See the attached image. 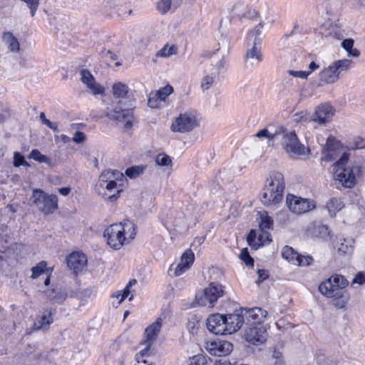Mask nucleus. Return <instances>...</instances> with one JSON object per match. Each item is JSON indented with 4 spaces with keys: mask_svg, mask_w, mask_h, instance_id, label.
I'll return each mask as SVG.
<instances>
[{
    "mask_svg": "<svg viewBox=\"0 0 365 365\" xmlns=\"http://www.w3.org/2000/svg\"><path fill=\"white\" fill-rule=\"evenodd\" d=\"M282 256L289 262L298 266H308L313 262L312 257L299 255L292 247L287 245L283 247Z\"/></svg>",
    "mask_w": 365,
    "mask_h": 365,
    "instance_id": "obj_16",
    "label": "nucleus"
},
{
    "mask_svg": "<svg viewBox=\"0 0 365 365\" xmlns=\"http://www.w3.org/2000/svg\"><path fill=\"white\" fill-rule=\"evenodd\" d=\"M35 351V346L31 344H28L27 347L25 350V354L29 356L31 354Z\"/></svg>",
    "mask_w": 365,
    "mask_h": 365,
    "instance_id": "obj_61",
    "label": "nucleus"
},
{
    "mask_svg": "<svg viewBox=\"0 0 365 365\" xmlns=\"http://www.w3.org/2000/svg\"><path fill=\"white\" fill-rule=\"evenodd\" d=\"M214 365H233V364L226 359H220L216 360Z\"/></svg>",
    "mask_w": 365,
    "mask_h": 365,
    "instance_id": "obj_59",
    "label": "nucleus"
},
{
    "mask_svg": "<svg viewBox=\"0 0 365 365\" xmlns=\"http://www.w3.org/2000/svg\"><path fill=\"white\" fill-rule=\"evenodd\" d=\"M31 202L46 215L51 214L58 209V197L56 195H48L42 190H33Z\"/></svg>",
    "mask_w": 365,
    "mask_h": 365,
    "instance_id": "obj_8",
    "label": "nucleus"
},
{
    "mask_svg": "<svg viewBox=\"0 0 365 365\" xmlns=\"http://www.w3.org/2000/svg\"><path fill=\"white\" fill-rule=\"evenodd\" d=\"M100 53L102 58L106 59H110L111 61H115L118 59V56L116 53L109 49H106V48H103Z\"/></svg>",
    "mask_w": 365,
    "mask_h": 365,
    "instance_id": "obj_49",
    "label": "nucleus"
},
{
    "mask_svg": "<svg viewBox=\"0 0 365 365\" xmlns=\"http://www.w3.org/2000/svg\"><path fill=\"white\" fill-rule=\"evenodd\" d=\"M149 347L147 346L145 347L144 349L141 350L140 352H138L137 354H136V359L138 362H143V363H147V361L146 360H144L143 359V357H145V356L148 355V352H149Z\"/></svg>",
    "mask_w": 365,
    "mask_h": 365,
    "instance_id": "obj_52",
    "label": "nucleus"
},
{
    "mask_svg": "<svg viewBox=\"0 0 365 365\" xmlns=\"http://www.w3.org/2000/svg\"><path fill=\"white\" fill-rule=\"evenodd\" d=\"M225 294L224 287L217 282H211L203 292L196 295L197 304L202 307H213L217 300Z\"/></svg>",
    "mask_w": 365,
    "mask_h": 365,
    "instance_id": "obj_7",
    "label": "nucleus"
},
{
    "mask_svg": "<svg viewBox=\"0 0 365 365\" xmlns=\"http://www.w3.org/2000/svg\"><path fill=\"white\" fill-rule=\"evenodd\" d=\"M205 349L211 355L225 356L232 352L233 345L227 341L216 340L206 342Z\"/></svg>",
    "mask_w": 365,
    "mask_h": 365,
    "instance_id": "obj_15",
    "label": "nucleus"
},
{
    "mask_svg": "<svg viewBox=\"0 0 365 365\" xmlns=\"http://www.w3.org/2000/svg\"><path fill=\"white\" fill-rule=\"evenodd\" d=\"M58 192L62 195L66 196V195H68L70 193L71 189H70V187H61V188H59Z\"/></svg>",
    "mask_w": 365,
    "mask_h": 365,
    "instance_id": "obj_62",
    "label": "nucleus"
},
{
    "mask_svg": "<svg viewBox=\"0 0 365 365\" xmlns=\"http://www.w3.org/2000/svg\"><path fill=\"white\" fill-rule=\"evenodd\" d=\"M354 5L357 9L365 7V0H354Z\"/></svg>",
    "mask_w": 365,
    "mask_h": 365,
    "instance_id": "obj_60",
    "label": "nucleus"
},
{
    "mask_svg": "<svg viewBox=\"0 0 365 365\" xmlns=\"http://www.w3.org/2000/svg\"><path fill=\"white\" fill-rule=\"evenodd\" d=\"M283 133V127H278L274 132L272 133L268 129L264 128L259 130L256 133V136L257 138H266L269 140H274L275 139H279L281 133Z\"/></svg>",
    "mask_w": 365,
    "mask_h": 365,
    "instance_id": "obj_31",
    "label": "nucleus"
},
{
    "mask_svg": "<svg viewBox=\"0 0 365 365\" xmlns=\"http://www.w3.org/2000/svg\"><path fill=\"white\" fill-rule=\"evenodd\" d=\"M197 126L196 115L192 112L180 113L171 125L173 132L187 133Z\"/></svg>",
    "mask_w": 365,
    "mask_h": 365,
    "instance_id": "obj_11",
    "label": "nucleus"
},
{
    "mask_svg": "<svg viewBox=\"0 0 365 365\" xmlns=\"http://www.w3.org/2000/svg\"><path fill=\"white\" fill-rule=\"evenodd\" d=\"M348 284V280L343 275L335 274L319 284V291L331 299V304L336 309H344L350 299L349 292L344 290Z\"/></svg>",
    "mask_w": 365,
    "mask_h": 365,
    "instance_id": "obj_1",
    "label": "nucleus"
},
{
    "mask_svg": "<svg viewBox=\"0 0 365 365\" xmlns=\"http://www.w3.org/2000/svg\"><path fill=\"white\" fill-rule=\"evenodd\" d=\"M225 319L227 327L228 334H233L241 329L245 323V319L241 309L236 310L235 313L225 314Z\"/></svg>",
    "mask_w": 365,
    "mask_h": 365,
    "instance_id": "obj_20",
    "label": "nucleus"
},
{
    "mask_svg": "<svg viewBox=\"0 0 365 365\" xmlns=\"http://www.w3.org/2000/svg\"><path fill=\"white\" fill-rule=\"evenodd\" d=\"M268 337L267 329L262 325H255L245 329L244 338L247 342L254 346L264 344Z\"/></svg>",
    "mask_w": 365,
    "mask_h": 365,
    "instance_id": "obj_13",
    "label": "nucleus"
},
{
    "mask_svg": "<svg viewBox=\"0 0 365 365\" xmlns=\"http://www.w3.org/2000/svg\"><path fill=\"white\" fill-rule=\"evenodd\" d=\"M2 41L4 43L8 46H19V43L16 36L13 33L9 31L3 33Z\"/></svg>",
    "mask_w": 365,
    "mask_h": 365,
    "instance_id": "obj_40",
    "label": "nucleus"
},
{
    "mask_svg": "<svg viewBox=\"0 0 365 365\" xmlns=\"http://www.w3.org/2000/svg\"><path fill=\"white\" fill-rule=\"evenodd\" d=\"M29 158L34 159V160L38 163H43L47 165H51V160L46 155H43L38 149H34L31 150L30 154L29 155Z\"/></svg>",
    "mask_w": 365,
    "mask_h": 365,
    "instance_id": "obj_36",
    "label": "nucleus"
},
{
    "mask_svg": "<svg viewBox=\"0 0 365 365\" xmlns=\"http://www.w3.org/2000/svg\"><path fill=\"white\" fill-rule=\"evenodd\" d=\"M307 231L312 237L320 238L324 240H328L330 236L329 227L318 222L312 223L308 227Z\"/></svg>",
    "mask_w": 365,
    "mask_h": 365,
    "instance_id": "obj_23",
    "label": "nucleus"
},
{
    "mask_svg": "<svg viewBox=\"0 0 365 365\" xmlns=\"http://www.w3.org/2000/svg\"><path fill=\"white\" fill-rule=\"evenodd\" d=\"M224 65L225 60L222 58L215 65L212 63L207 66L200 82V87L203 91H207L212 87L215 81L218 79Z\"/></svg>",
    "mask_w": 365,
    "mask_h": 365,
    "instance_id": "obj_12",
    "label": "nucleus"
},
{
    "mask_svg": "<svg viewBox=\"0 0 365 365\" xmlns=\"http://www.w3.org/2000/svg\"><path fill=\"white\" fill-rule=\"evenodd\" d=\"M226 29H227L226 25H225L222 22H221L220 26V29H219L220 32L221 33V39H220V42L219 43H222V44L228 43L229 44L231 43L230 41H228Z\"/></svg>",
    "mask_w": 365,
    "mask_h": 365,
    "instance_id": "obj_48",
    "label": "nucleus"
},
{
    "mask_svg": "<svg viewBox=\"0 0 365 365\" xmlns=\"http://www.w3.org/2000/svg\"><path fill=\"white\" fill-rule=\"evenodd\" d=\"M240 258L243 261L247 266H254V259L250 255L247 248H243L240 252Z\"/></svg>",
    "mask_w": 365,
    "mask_h": 365,
    "instance_id": "obj_44",
    "label": "nucleus"
},
{
    "mask_svg": "<svg viewBox=\"0 0 365 365\" xmlns=\"http://www.w3.org/2000/svg\"><path fill=\"white\" fill-rule=\"evenodd\" d=\"M46 295L53 303L61 304L67 297V293L61 287H56L46 292Z\"/></svg>",
    "mask_w": 365,
    "mask_h": 365,
    "instance_id": "obj_27",
    "label": "nucleus"
},
{
    "mask_svg": "<svg viewBox=\"0 0 365 365\" xmlns=\"http://www.w3.org/2000/svg\"><path fill=\"white\" fill-rule=\"evenodd\" d=\"M145 168L143 166H132L125 170V175L130 178H135L143 174Z\"/></svg>",
    "mask_w": 365,
    "mask_h": 365,
    "instance_id": "obj_39",
    "label": "nucleus"
},
{
    "mask_svg": "<svg viewBox=\"0 0 365 365\" xmlns=\"http://www.w3.org/2000/svg\"><path fill=\"white\" fill-rule=\"evenodd\" d=\"M130 288L128 287H125L122 293H118L115 297L117 298L120 297V302H123L124 299H125L127 297H128L130 294Z\"/></svg>",
    "mask_w": 365,
    "mask_h": 365,
    "instance_id": "obj_57",
    "label": "nucleus"
},
{
    "mask_svg": "<svg viewBox=\"0 0 365 365\" xmlns=\"http://www.w3.org/2000/svg\"><path fill=\"white\" fill-rule=\"evenodd\" d=\"M194 260L195 255L190 250L185 251L181 257V262L187 266L189 268L193 264Z\"/></svg>",
    "mask_w": 365,
    "mask_h": 365,
    "instance_id": "obj_43",
    "label": "nucleus"
},
{
    "mask_svg": "<svg viewBox=\"0 0 365 365\" xmlns=\"http://www.w3.org/2000/svg\"><path fill=\"white\" fill-rule=\"evenodd\" d=\"M161 101L158 96H155V93H151L148 99V105L151 108H157L159 107Z\"/></svg>",
    "mask_w": 365,
    "mask_h": 365,
    "instance_id": "obj_47",
    "label": "nucleus"
},
{
    "mask_svg": "<svg viewBox=\"0 0 365 365\" xmlns=\"http://www.w3.org/2000/svg\"><path fill=\"white\" fill-rule=\"evenodd\" d=\"M241 313L243 314L245 323L255 325H262L264 319L267 317V312L260 307L252 309L241 308Z\"/></svg>",
    "mask_w": 365,
    "mask_h": 365,
    "instance_id": "obj_17",
    "label": "nucleus"
},
{
    "mask_svg": "<svg viewBox=\"0 0 365 365\" xmlns=\"http://www.w3.org/2000/svg\"><path fill=\"white\" fill-rule=\"evenodd\" d=\"M286 201L289 210L297 215L308 212L316 207L314 200L291 194L287 195Z\"/></svg>",
    "mask_w": 365,
    "mask_h": 365,
    "instance_id": "obj_10",
    "label": "nucleus"
},
{
    "mask_svg": "<svg viewBox=\"0 0 365 365\" xmlns=\"http://www.w3.org/2000/svg\"><path fill=\"white\" fill-rule=\"evenodd\" d=\"M334 141V139L331 138H328L327 140L326 146L323 148V157L322 158V160L324 162H330L334 159V150L331 146V143Z\"/></svg>",
    "mask_w": 365,
    "mask_h": 365,
    "instance_id": "obj_33",
    "label": "nucleus"
},
{
    "mask_svg": "<svg viewBox=\"0 0 365 365\" xmlns=\"http://www.w3.org/2000/svg\"><path fill=\"white\" fill-rule=\"evenodd\" d=\"M72 140L76 143H81L86 140V135L81 131H76Z\"/></svg>",
    "mask_w": 365,
    "mask_h": 365,
    "instance_id": "obj_51",
    "label": "nucleus"
},
{
    "mask_svg": "<svg viewBox=\"0 0 365 365\" xmlns=\"http://www.w3.org/2000/svg\"><path fill=\"white\" fill-rule=\"evenodd\" d=\"M38 4H33L31 6H29L30 11H31V16H34L35 15V13L38 9Z\"/></svg>",
    "mask_w": 365,
    "mask_h": 365,
    "instance_id": "obj_63",
    "label": "nucleus"
},
{
    "mask_svg": "<svg viewBox=\"0 0 365 365\" xmlns=\"http://www.w3.org/2000/svg\"><path fill=\"white\" fill-rule=\"evenodd\" d=\"M68 267L73 271L75 274L81 272L87 264L86 256L79 252H73L67 257Z\"/></svg>",
    "mask_w": 365,
    "mask_h": 365,
    "instance_id": "obj_19",
    "label": "nucleus"
},
{
    "mask_svg": "<svg viewBox=\"0 0 365 365\" xmlns=\"http://www.w3.org/2000/svg\"><path fill=\"white\" fill-rule=\"evenodd\" d=\"M262 58L260 47H252L246 52V60L250 61L252 65L258 64L262 61Z\"/></svg>",
    "mask_w": 365,
    "mask_h": 365,
    "instance_id": "obj_30",
    "label": "nucleus"
},
{
    "mask_svg": "<svg viewBox=\"0 0 365 365\" xmlns=\"http://www.w3.org/2000/svg\"><path fill=\"white\" fill-rule=\"evenodd\" d=\"M132 230L129 237L133 240L136 235L135 225L129 220L123 223L113 224L107 227L103 232V237L107 244L114 250H119L123 245L126 238L125 237V229Z\"/></svg>",
    "mask_w": 365,
    "mask_h": 365,
    "instance_id": "obj_4",
    "label": "nucleus"
},
{
    "mask_svg": "<svg viewBox=\"0 0 365 365\" xmlns=\"http://www.w3.org/2000/svg\"><path fill=\"white\" fill-rule=\"evenodd\" d=\"M47 263L45 261H41L36 266L31 268V276L32 279L38 278L41 274L45 272L46 269Z\"/></svg>",
    "mask_w": 365,
    "mask_h": 365,
    "instance_id": "obj_37",
    "label": "nucleus"
},
{
    "mask_svg": "<svg viewBox=\"0 0 365 365\" xmlns=\"http://www.w3.org/2000/svg\"><path fill=\"white\" fill-rule=\"evenodd\" d=\"M53 322L52 312L51 310H46L41 316L37 317L34 321V327L35 329H46Z\"/></svg>",
    "mask_w": 365,
    "mask_h": 365,
    "instance_id": "obj_26",
    "label": "nucleus"
},
{
    "mask_svg": "<svg viewBox=\"0 0 365 365\" xmlns=\"http://www.w3.org/2000/svg\"><path fill=\"white\" fill-rule=\"evenodd\" d=\"M348 53L349 55L358 57L360 55V52L358 49L354 47H343Z\"/></svg>",
    "mask_w": 365,
    "mask_h": 365,
    "instance_id": "obj_58",
    "label": "nucleus"
},
{
    "mask_svg": "<svg viewBox=\"0 0 365 365\" xmlns=\"http://www.w3.org/2000/svg\"><path fill=\"white\" fill-rule=\"evenodd\" d=\"M247 17L255 19L260 17V21L252 29L250 30L247 36V43L248 46H258L262 43L264 35L262 32L264 27L271 28L277 21V16L274 10L269 7L265 6L262 9L261 14L255 10H249L246 14Z\"/></svg>",
    "mask_w": 365,
    "mask_h": 365,
    "instance_id": "obj_2",
    "label": "nucleus"
},
{
    "mask_svg": "<svg viewBox=\"0 0 365 365\" xmlns=\"http://www.w3.org/2000/svg\"><path fill=\"white\" fill-rule=\"evenodd\" d=\"M107 116L113 120L125 121L124 127L130 129L133 126V114L132 109H123L120 106H115L107 113Z\"/></svg>",
    "mask_w": 365,
    "mask_h": 365,
    "instance_id": "obj_18",
    "label": "nucleus"
},
{
    "mask_svg": "<svg viewBox=\"0 0 365 365\" xmlns=\"http://www.w3.org/2000/svg\"><path fill=\"white\" fill-rule=\"evenodd\" d=\"M155 163L160 166H171L172 159L165 153H160L155 158Z\"/></svg>",
    "mask_w": 365,
    "mask_h": 365,
    "instance_id": "obj_42",
    "label": "nucleus"
},
{
    "mask_svg": "<svg viewBox=\"0 0 365 365\" xmlns=\"http://www.w3.org/2000/svg\"><path fill=\"white\" fill-rule=\"evenodd\" d=\"M353 283H357L359 284H363L365 283V273L359 272L355 276Z\"/></svg>",
    "mask_w": 365,
    "mask_h": 365,
    "instance_id": "obj_55",
    "label": "nucleus"
},
{
    "mask_svg": "<svg viewBox=\"0 0 365 365\" xmlns=\"http://www.w3.org/2000/svg\"><path fill=\"white\" fill-rule=\"evenodd\" d=\"M163 325V319L158 318L155 322L148 326L145 331L148 341H153L158 336Z\"/></svg>",
    "mask_w": 365,
    "mask_h": 365,
    "instance_id": "obj_25",
    "label": "nucleus"
},
{
    "mask_svg": "<svg viewBox=\"0 0 365 365\" xmlns=\"http://www.w3.org/2000/svg\"><path fill=\"white\" fill-rule=\"evenodd\" d=\"M106 188L110 192H111L114 189L116 190V192L113 194H106L108 195V200L110 202L116 200L119 197L120 193L123 191L121 188H118V184L115 180H110L108 182H107Z\"/></svg>",
    "mask_w": 365,
    "mask_h": 365,
    "instance_id": "obj_35",
    "label": "nucleus"
},
{
    "mask_svg": "<svg viewBox=\"0 0 365 365\" xmlns=\"http://www.w3.org/2000/svg\"><path fill=\"white\" fill-rule=\"evenodd\" d=\"M81 81L86 84L87 87L92 91L93 94H101L104 89L96 83V80L91 73L87 69H83L80 72Z\"/></svg>",
    "mask_w": 365,
    "mask_h": 365,
    "instance_id": "obj_22",
    "label": "nucleus"
},
{
    "mask_svg": "<svg viewBox=\"0 0 365 365\" xmlns=\"http://www.w3.org/2000/svg\"><path fill=\"white\" fill-rule=\"evenodd\" d=\"M284 190V176L281 173L273 172L266 180L261 194V202L266 206L277 205L283 198Z\"/></svg>",
    "mask_w": 365,
    "mask_h": 365,
    "instance_id": "obj_3",
    "label": "nucleus"
},
{
    "mask_svg": "<svg viewBox=\"0 0 365 365\" xmlns=\"http://www.w3.org/2000/svg\"><path fill=\"white\" fill-rule=\"evenodd\" d=\"M173 92V88L170 85H167L160 88L155 92V96H158L160 101H165L167 97Z\"/></svg>",
    "mask_w": 365,
    "mask_h": 365,
    "instance_id": "obj_38",
    "label": "nucleus"
},
{
    "mask_svg": "<svg viewBox=\"0 0 365 365\" xmlns=\"http://www.w3.org/2000/svg\"><path fill=\"white\" fill-rule=\"evenodd\" d=\"M112 91L115 98H124L128 93L129 88L127 85L118 82L113 85Z\"/></svg>",
    "mask_w": 365,
    "mask_h": 365,
    "instance_id": "obj_32",
    "label": "nucleus"
},
{
    "mask_svg": "<svg viewBox=\"0 0 365 365\" xmlns=\"http://www.w3.org/2000/svg\"><path fill=\"white\" fill-rule=\"evenodd\" d=\"M14 165L19 167L21 165L29 166V163L25 160L24 157L18 152L14 153Z\"/></svg>",
    "mask_w": 365,
    "mask_h": 365,
    "instance_id": "obj_46",
    "label": "nucleus"
},
{
    "mask_svg": "<svg viewBox=\"0 0 365 365\" xmlns=\"http://www.w3.org/2000/svg\"><path fill=\"white\" fill-rule=\"evenodd\" d=\"M326 207L329 216L333 217H335L338 212L344 207V204L340 198L331 197L327 201Z\"/></svg>",
    "mask_w": 365,
    "mask_h": 365,
    "instance_id": "obj_29",
    "label": "nucleus"
},
{
    "mask_svg": "<svg viewBox=\"0 0 365 365\" xmlns=\"http://www.w3.org/2000/svg\"><path fill=\"white\" fill-rule=\"evenodd\" d=\"M354 240L351 237L341 239L339 242L334 245V249L337 250L340 255L350 256L354 251Z\"/></svg>",
    "mask_w": 365,
    "mask_h": 365,
    "instance_id": "obj_24",
    "label": "nucleus"
},
{
    "mask_svg": "<svg viewBox=\"0 0 365 365\" xmlns=\"http://www.w3.org/2000/svg\"><path fill=\"white\" fill-rule=\"evenodd\" d=\"M309 29L305 25H301L297 23L294 24L292 31L289 34H284V37L293 36L295 43H302L301 38L302 35L307 34Z\"/></svg>",
    "mask_w": 365,
    "mask_h": 365,
    "instance_id": "obj_28",
    "label": "nucleus"
},
{
    "mask_svg": "<svg viewBox=\"0 0 365 365\" xmlns=\"http://www.w3.org/2000/svg\"><path fill=\"white\" fill-rule=\"evenodd\" d=\"M188 269H189V267L185 265L182 262H180L179 264L177 265V267L175 269V276L181 275L185 272H186Z\"/></svg>",
    "mask_w": 365,
    "mask_h": 365,
    "instance_id": "obj_54",
    "label": "nucleus"
},
{
    "mask_svg": "<svg viewBox=\"0 0 365 365\" xmlns=\"http://www.w3.org/2000/svg\"><path fill=\"white\" fill-rule=\"evenodd\" d=\"M352 64L349 59H342L333 61L327 68L319 73V82L324 84H331L336 82L340 73L348 71Z\"/></svg>",
    "mask_w": 365,
    "mask_h": 365,
    "instance_id": "obj_6",
    "label": "nucleus"
},
{
    "mask_svg": "<svg viewBox=\"0 0 365 365\" xmlns=\"http://www.w3.org/2000/svg\"><path fill=\"white\" fill-rule=\"evenodd\" d=\"M334 114V108L330 104H321L312 115V120L319 124H325L331 120Z\"/></svg>",
    "mask_w": 365,
    "mask_h": 365,
    "instance_id": "obj_21",
    "label": "nucleus"
},
{
    "mask_svg": "<svg viewBox=\"0 0 365 365\" xmlns=\"http://www.w3.org/2000/svg\"><path fill=\"white\" fill-rule=\"evenodd\" d=\"M60 138L64 144L68 143L71 141V138L64 134L61 135Z\"/></svg>",
    "mask_w": 365,
    "mask_h": 365,
    "instance_id": "obj_64",
    "label": "nucleus"
},
{
    "mask_svg": "<svg viewBox=\"0 0 365 365\" xmlns=\"http://www.w3.org/2000/svg\"><path fill=\"white\" fill-rule=\"evenodd\" d=\"M289 73L296 78H299L302 79H307V77L310 75L311 71H289Z\"/></svg>",
    "mask_w": 365,
    "mask_h": 365,
    "instance_id": "obj_50",
    "label": "nucleus"
},
{
    "mask_svg": "<svg viewBox=\"0 0 365 365\" xmlns=\"http://www.w3.org/2000/svg\"><path fill=\"white\" fill-rule=\"evenodd\" d=\"M207 329L216 335L228 334L225 316L221 314L210 315L207 319Z\"/></svg>",
    "mask_w": 365,
    "mask_h": 365,
    "instance_id": "obj_14",
    "label": "nucleus"
},
{
    "mask_svg": "<svg viewBox=\"0 0 365 365\" xmlns=\"http://www.w3.org/2000/svg\"><path fill=\"white\" fill-rule=\"evenodd\" d=\"M178 47H163L157 53L156 56L169 57L175 55L178 52Z\"/></svg>",
    "mask_w": 365,
    "mask_h": 365,
    "instance_id": "obj_45",
    "label": "nucleus"
},
{
    "mask_svg": "<svg viewBox=\"0 0 365 365\" xmlns=\"http://www.w3.org/2000/svg\"><path fill=\"white\" fill-rule=\"evenodd\" d=\"M178 6V5L175 4H172V0H160L156 4V9L162 15L167 14L172 9L175 10Z\"/></svg>",
    "mask_w": 365,
    "mask_h": 365,
    "instance_id": "obj_34",
    "label": "nucleus"
},
{
    "mask_svg": "<svg viewBox=\"0 0 365 365\" xmlns=\"http://www.w3.org/2000/svg\"><path fill=\"white\" fill-rule=\"evenodd\" d=\"M279 138L282 148L290 157L305 155L306 148L299 142L294 131L286 132L283 128V133Z\"/></svg>",
    "mask_w": 365,
    "mask_h": 365,
    "instance_id": "obj_9",
    "label": "nucleus"
},
{
    "mask_svg": "<svg viewBox=\"0 0 365 365\" xmlns=\"http://www.w3.org/2000/svg\"><path fill=\"white\" fill-rule=\"evenodd\" d=\"M259 227L262 230L270 229L273 225V220L267 212L261 215Z\"/></svg>",
    "mask_w": 365,
    "mask_h": 365,
    "instance_id": "obj_41",
    "label": "nucleus"
},
{
    "mask_svg": "<svg viewBox=\"0 0 365 365\" xmlns=\"http://www.w3.org/2000/svg\"><path fill=\"white\" fill-rule=\"evenodd\" d=\"M257 274H258V279L257 281V283L262 282L264 280L267 279L269 277L267 271H266L264 269H258Z\"/></svg>",
    "mask_w": 365,
    "mask_h": 365,
    "instance_id": "obj_56",
    "label": "nucleus"
},
{
    "mask_svg": "<svg viewBox=\"0 0 365 365\" xmlns=\"http://www.w3.org/2000/svg\"><path fill=\"white\" fill-rule=\"evenodd\" d=\"M190 365H207V359L203 356H195Z\"/></svg>",
    "mask_w": 365,
    "mask_h": 365,
    "instance_id": "obj_53",
    "label": "nucleus"
},
{
    "mask_svg": "<svg viewBox=\"0 0 365 365\" xmlns=\"http://www.w3.org/2000/svg\"><path fill=\"white\" fill-rule=\"evenodd\" d=\"M349 155L344 153L339 160L332 165L334 176L344 187L351 188L356 184V177L354 169L347 166Z\"/></svg>",
    "mask_w": 365,
    "mask_h": 365,
    "instance_id": "obj_5",
    "label": "nucleus"
}]
</instances>
